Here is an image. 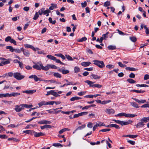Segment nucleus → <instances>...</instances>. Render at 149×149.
Returning a JSON list of instances; mask_svg holds the SVG:
<instances>
[{"label":"nucleus","mask_w":149,"mask_h":149,"mask_svg":"<svg viewBox=\"0 0 149 149\" xmlns=\"http://www.w3.org/2000/svg\"><path fill=\"white\" fill-rule=\"evenodd\" d=\"M93 64L100 68H103L105 66V65L103 61L97 60H94L93 61Z\"/></svg>","instance_id":"nucleus-1"},{"label":"nucleus","mask_w":149,"mask_h":149,"mask_svg":"<svg viewBox=\"0 0 149 149\" xmlns=\"http://www.w3.org/2000/svg\"><path fill=\"white\" fill-rule=\"evenodd\" d=\"M38 64H36L33 65V67L34 68L38 70H40L41 69L45 70L44 68H45V67L43 66L41 62H38Z\"/></svg>","instance_id":"nucleus-2"},{"label":"nucleus","mask_w":149,"mask_h":149,"mask_svg":"<svg viewBox=\"0 0 149 149\" xmlns=\"http://www.w3.org/2000/svg\"><path fill=\"white\" fill-rule=\"evenodd\" d=\"M85 82L87 83L89 85V86L90 87H92L93 88L97 87V88H101L102 86V85L97 84H95L92 85L94 83V82L91 81L89 80H86L85 81Z\"/></svg>","instance_id":"nucleus-3"},{"label":"nucleus","mask_w":149,"mask_h":149,"mask_svg":"<svg viewBox=\"0 0 149 149\" xmlns=\"http://www.w3.org/2000/svg\"><path fill=\"white\" fill-rule=\"evenodd\" d=\"M13 77L15 78L18 80H21L25 77L24 76L21 75V74L19 72L14 73Z\"/></svg>","instance_id":"nucleus-4"},{"label":"nucleus","mask_w":149,"mask_h":149,"mask_svg":"<svg viewBox=\"0 0 149 149\" xmlns=\"http://www.w3.org/2000/svg\"><path fill=\"white\" fill-rule=\"evenodd\" d=\"M58 70L61 72L63 74H66L69 73V71L68 70H65L64 67H62L61 68H58Z\"/></svg>","instance_id":"nucleus-5"},{"label":"nucleus","mask_w":149,"mask_h":149,"mask_svg":"<svg viewBox=\"0 0 149 149\" xmlns=\"http://www.w3.org/2000/svg\"><path fill=\"white\" fill-rule=\"evenodd\" d=\"M50 68L55 69L57 68V67L55 65L47 64L46 66L45 67V68H44V69L45 70V71H47Z\"/></svg>","instance_id":"nucleus-6"},{"label":"nucleus","mask_w":149,"mask_h":149,"mask_svg":"<svg viewBox=\"0 0 149 149\" xmlns=\"http://www.w3.org/2000/svg\"><path fill=\"white\" fill-rule=\"evenodd\" d=\"M29 78L30 79H33L34 81L36 82H37L38 81H41L42 79L38 78L37 76L36 75H31L29 77Z\"/></svg>","instance_id":"nucleus-7"},{"label":"nucleus","mask_w":149,"mask_h":149,"mask_svg":"<svg viewBox=\"0 0 149 149\" xmlns=\"http://www.w3.org/2000/svg\"><path fill=\"white\" fill-rule=\"evenodd\" d=\"M88 113V112H83L78 113V114H75L73 118H76L79 117L80 116L87 115Z\"/></svg>","instance_id":"nucleus-8"},{"label":"nucleus","mask_w":149,"mask_h":149,"mask_svg":"<svg viewBox=\"0 0 149 149\" xmlns=\"http://www.w3.org/2000/svg\"><path fill=\"white\" fill-rule=\"evenodd\" d=\"M15 110L17 112H19L24 109L22 107L18 105H16L15 107Z\"/></svg>","instance_id":"nucleus-9"},{"label":"nucleus","mask_w":149,"mask_h":149,"mask_svg":"<svg viewBox=\"0 0 149 149\" xmlns=\"http://www.w3.org/2000/svg\"><path fill=\"white\" fill-rule=\"evenodd\" d=\"M25 47L26 48H30L32 49L34 51H36L39 50V49L37 48H35L34 47L31 45L29 44H25L24 45Z\"/></svg>","instance_id":"nucleus-10"},{"label":"nucleus","mask_w":149,"mask_h":149,"mask_svg":"<svg viewBox=\"0 0 149 149\" xmlns=\"http://www.w3.org/2000/svg\"><path fill=\"white\" fill-rule=\"evenodd\" d=\"M33 134L34 135V137H39L41 136H43L45 135L44 133L41 132L38 133L34 131H33Z\"/></svg>","instance_id":"nucleus-11"},{"label":"nucleus","mask_w":149,"mask_h":149,"mask_svg":"<svg viewBox=\"0 0 149 149\" xmlns=\"http://www.w3.org/2000/svg\"><path fill=\"white\" fill-rule=\"evenodd\" d=\"M21 50L22 51L23 54L26 56L28 57L29 56L30 53L27 50L24 49L23 48H21Z\"/></svg>","instance_id":"nucleus-12"},{"label":"nucleus","mask_w":149,"mask_h":149,"mask_svg":"<svg viewBox=\"0 0 149 149\" xmlns=\"http://www.w3.org/2000/svg\"><path fill=\"white\" fill-rule=\"evenodd\" d=\"M132 122V121L130 120H128L127 121H122L121 122V125L122 126H123V125H128L131 123Z\"/></svg>","instance_id":"nucleus-13"},{"label":"nucleus","mask_w":149,"mask_h":149,"mask_svg":"<svg viewBox=\"0 0 149 149\" xmlns=\"http://www.w3.org/2000/svg\"><path fill=\"white\" fill-rule=\"evenodd\" d=\"M36 92V90H26L23 91L22 92L23 93H26L27 94H32L33 93H35Z\"/></svg>","instance_id":"nucleus-14"},{"label":"nucleus","mask_w":149,"mask_h":149,"mask_svg":"<svg viewBox=\"0 0 149 149\" xmlns=\"http://www.w3.org/2000/svg\"><path fill=\"white\" fill-rule=\"evenodd\" d=\"M108 114H113L115 112V111L112 109H107L105 111Z\"/></svg>","instance_id":"nucleus-15"},{"label":"nucleus","mask_w":149,"mask_h":149,"mask_svg":"<svg viewBox=\"0 0 149 149\" xmlns=\"http://www.w3.org/2000/svg\"><path fill=\"white\" fill-rule=\"evenodd\" d=\"M132 99L135 100L136 102H137L139 104L144 103L146 102V100H139L138 99L136 98H134L133 97H132Z\"/></svg>","instance_id":"nucleus-16"},{"label":"nucleus","mask_w":149,"mask_h":149,"mask_svg":"<svg viewBox=\"0 0 149 149\" xmlns=\"http://www.w3.org/2000/svg\"><path fill=\"white\" fill-rule=\"evenodd\" d=\"M149 121V116L147 117H143L140 120V121L144 123H147Z\"/></svg>","instance_id":"nucleus-17"},{"label":"nucleus","mask_w":149,"mask_h":149,"mask_svg":"<svg viewBox=\"0 0 149 149\" xmlns=\"http://www.w3.org/2000/svg\"><path fill=\"white\" fill-rule=\"evenodd\" d=\"M51 6L49 8V10H52L57 8V5L56 4L51 3Z\"/></svg>","instance_id":"nucleus-18"},{"label":"nucleus","mask_w":149,"mask_h":149,"mask_svg":"<svg viewBox=\"0 0 149 149\" xmlns=\"http://www.w3.org/2000/svg\"><path fill=\"white\" fill-rule=\"evenodd\" d=\"M91 64V63L89 61L86 62H83L81 63V65L84 67H87L89 66Z\"/></svg>","instance_id":"nucleus-19"},{"label":"nucleus","mask_w":149,"mask_h":149,"mask_svg":"<svg viewBox=\"0 0 149 149\" xmlns=\"http://www.w3.org/2000/svg\"><path fill=\"white\" fill-rule=\"evenodd\" d=\"M144 125L145 124L143 123L141 121L140 122L138 123L136 126V128H140L143 127Z\"/></svg>","instance_id":"nucleus-20"},{"label":"nucleus","mask_w":149,"mask_h":149,"mask_svg":"<svg viewBox=\"0 0 149 149\" xmlns=\"http://www.w3.org/2000/svg\"><path fill=\"white\" fill-rule=\"evenodd\" d=\"M20 95V93H12L9 94L10 97L13 96L16 97Z\"/></svg>","instance_id":"nucleus-21"},{"label":"nucleus","mask_w":149,"mask_h":149,"mask_svg":"<svg viewBox=\"0 0 149 149\" xmlns=\"http://www.w3.org/2000/svg\"><path fill=\"white\" fill-rule=\"evenodd\" d=\"M91 76L93 78L95 79H99L101 78L100 76L93 74H92L91 75Z\"/></svg>","instance_id":"nucleus-22"},{"label":"nucleus","mask_w":149,"mask_h":149,"mask_svg":"<svg viewBox=\"0 0 149 149\" xmlns=\"http://www.w3.org/2000/svg\"><path fill=\"white\" fill-rule=\"evenodd\" d=\"M52 126L48 125H46L42 126H41L40 128L42 130H43L45 128H51Z\"/></svg>","instance_id":"nucleus-23"},{"label":"nucleus","mask_w":149,"mask_h":149,"mask_svg":"<svg viewBox=\"0 0 149 149\" xmlns=\"http://www.w3.org/2000/svg\"><path fill=\"white\" fill-rule=\"evenodd\" d=\"M33 130H26L23 131V132L28 134H33Z\"/></svg>","instance_id":"nucleus-24"},{"label":"nucleus","mask_w":149,"mask_h":149,"mask_svg":"<svg viewBox=\"0 0 149 149\" xmlns=\"http://www.w3.org/2000/svg\"><path fill=\"white\" fill-rule=\"evenodd\" d=\"M131 105L133 107L136 108H139L138 104L134 102H132L130 103Z\"/></svg>","instance_id":"nucleus-25"},{"label":"nucleus","mask_w":149,"mask_h":149,"mask_svg":"<svg viewBox=\"0 0 149 149\" xmlns=\"http://www.w3.org/2000/svg\"><path fill=\"white\" fill-rule=\"evenodd\" d=\"M20 106L22 107L23 108L24 107L26 108H30L32 106V105H30L27 104H20Z\"/></svg>","instance_id":"nucleus-26"},{"label":"nucleus","mask_w":149,"mask_h":149,"mask_svg":"<svg viewBox=\"0 0 149 149\" xmlns=\"http://www.w3.org/2000/svg\"><path fill=\"white\" fill-rule=\"evenodd\" d=\"M70 130V129L68 128H65L62 129V130H61L59 132V133L60 134H61L63 133L64 132L66 131H69Z\"/></svg>","instance_id":"nucleus-27"},{"label":"nucleus","mask_w":149,"mask_h":149,"mask_svg":"<svg viewBox=\"0 0 149 149\" xmlns=\"http://www.w3.org/2000/svg\"><path fill=\"white\" fill-rule=\"evenodd\" d=\"M10 97L9 94L8 93H6L5 94L1 93L0 94V97Z\"/></svg>","instance_id":"nucleus-28"},{"label":"nucleus","mask_w":149,"mask_h":149,"mask_svg":"<svg viewBox=\"0 0 149 149\" xmlns=\"http://www.w3.org/2000/svg\"><path fill=\"white\" fill-rule=\"evenodd\" d=\"M54 76L57 77L61 78V74L58 72H55L53 74Z\"/></svg>","instance_id":"nucleus-29"},{"label":"nucleus","mask_w":149,"mask_h":149,"mask_svg":"<svg viewBox=\"0 0 149 149\" xmlns=\"http://www.w3.org/2000/svg\"><path fill=\"white\" fill-rule=\"evenodd\" d=\"M47 57L48 58L54 61H55L56 60V57L51 55H47Z\"/></svg>","instance_id":"nucleus-30"},{"label":"nucleus","mask_w":149,"mask_h":149,"mask_svg":"<svg viewBox=\"0 0 149 149\" xmlns=\"http://www.w3.org/2000/svg\"><path fill=\"white\" fill-rule=\"evenodd\" d=\"M6 48L7 49H9L10 51L11 52H13L14 51V49L13 48V47L11 46H7L6 47Z\"/></svg>","instance_id":"nucleus-31"},{"label":"nucleus","mask_w":149,"mask_h":149,"mask_svg":"<svg viewBox=\"0 0 149 149\" xmlns=\"http://www.w3.org/2000/svg\"><path fill=\"white\" fill-rule=\"evenodd\" d=\"M81 99V97L75 96V97H72L70 99V100L71 101H74L75 100H79L80 99Z\"/></svg>","instance_id":"nucleus-32"},{"label":"nucleus","mask_w":149,"mask_h":149,"mask_svg":"<svg viewBox=\"0 0 149 149\" xmlns=\"http://www.w3.org/2000/svg\"><path fill=\"white\" fill-rule=\"evenodd\" d=\"M126 113H119L116 115H115V116H116L117 117V116H124L125 117H126Z\"/></svg>","instance_id":"nucleus-33"},{"label":"nucleus","mask_w":149,"mask_h":149,"mask_svg":"<svg viewBox=\"0 0 149 149\" xmlns=\"http://www.w3.org/2000/svg\"><path fill=\"white\" fill-rule=\"evenodd\" d=\"M127 81L130 84H134L136 83V81L132 79L129 78L127 79Z\"/></svg>","instance_id":"nucleus-34"},{"label":"nucleus","mask_w":149,"mask_h":149,"mask_svg":"<svg viewBox=\"0 0 149 149\" xmlns=\"http://www.w3.org/2000/svg\"><path fill=\"white\" fill-rule=\"evenodd\" d=\"M137 115L136 114H126V117L133 118L134 117Z\"/></svg>","instance_id":"nucleus-35"},{"label":"nucleus","mask_w":149,"mask_h":149,"mask_svg":"<svg viewBox=\"0 0 149 149\" xmlns=\"http://www.w3.org/2000/svg\"><path fill=\"white\" fill-rule=\"evenodd\" d=\"M55 56L61 57L63 60H64L65 59V56L61 54H56Z\"/></svg>","instance_id":"nucleus-36"},{"label":"nucleus","mask_w":149,"mask_h":149,"mask_svg":"<svg viewBox=\"0 0 149 149\" xmlns=\"http://www.w3.org/2000/svg\"><path fill=\"white\" fill-rule=\"evenodd\" d=\"M38 104L39 105V107H41L43 105H47L46 102L45 101H42L38 103Z\"/></svg>","instance_id":"nucleus-37"},{"label":"nucleus","mask_w":149,"mask_h":149,"mask_svg":"<svg viewBox=\"0 0 149 149\" xmlns=\"http://www.w3.org/2000/svg\"><path fill=\"white\" fill-rule=\"evenodd\" d=\"M86 127V125L84 124L81 126H79L77 127L76 129L75 130V131H76L77 130H81L83 129L84 128Z\"/></svg>","instance_id":"nucleus-38"},{"label":"nucleus","mask_w":149,"mask_h":149,"mask_svg":"<svg viewBox=\"0 0 149 149\" xmlns=\"http://www.w3.org/2000/svg\"><path fill=\"white\" fill-rule=\"evenodd\" d=\"M74 72L76 73H77L80 71V69L77 66H76L74 68Z\"/></svg>","instance_id":"nucleus-39"},{"label":"nucleus","mask_w":149,"mask_h":149,"mask_svg":"<svg viewBox=\"0 0 149 149\" xmlns=\"http://www.w3.org/2000/svg\"><path fill=\"white\" fill-rule=\"evenodd\" d=\"M125 69L126 70L130 71H136L137 70V69H136L134 68L129 67H126Z\"/></svg>","instance_id":"nucleus-40"},{"label":"nucleus","mask_w":149,"mask_h":149,"mask_svg":"<svg viewBox=\"0 0 149 149\" xmlns=\"http://www.w3.org/2000/svg\"><path fill=\"white\" fill-rule=\"evenodd\" d=\"M87 39V38L85 37H84L82 38L79 39L77 41L79 42H82L83 41H84L86 40Z\"/></svg>","instance_id":"nucleus-41"},{"label":"nucleus","mask_w":149,"mask_h":149,"mask_svg":"<svg viewBox=\"0 0 149 149\" xmlns=\"http://www.w3.org/2000/svg\"><path fill=\"white\" fill-rule=\"evenodd\" d=\"M108 49L109 50H113L116 48V47L115 46L110 45L108 47Z\"/></svg>","instance_id":"nucleus-42"},{"label":"nucleus","mask_w":149,"mask_h":149,"mask_svg":"<svg viewBox=\"0 0 149 149\" xmlns=\"http://www.w3.org/2000/svg\"><path fill=\"white\" fill-rule=\"evenodd\" d=\"M98 123H97L96 125L97 127H100L101 126H105V124L101 122H98Z\"/></svg>","instance_id":"nucleus-43"},{"label":"nucleus","mask_w":149,"mask_h":149,"mask_svg":"<svg viewBox=\"0 0 149 149\" xmlns=\"http://www.w3.org/2000/svg\"><path fill=\"white\" fill-rule=\"evenodd\" d=\"M8 141H9L12 140L13 141H15V142H18L19 141V139H17L16 138H9L8 139Z\"/></svg>","instance_id":"nucleus-44"},{"label":"nucleus","mask_w":149,"mask_h":149,"mask_svg":"<svg viewBox=\"0 0 149 149\" xmlns=\"http://www.w3.org/2000/svg\"><path fill=\"white\" fill-rule=\"evenodd\" d=\"M10 62L8 60H6L5 61H2L1 63V65H6L10 63Z\"/></svg>","instance_id":"nucleus-45"},{"label":"nucleus","mask_w":149,"mask_h":149,"mask_svg":"<svg viewBox=\"0 0 149 149\" xmlns=\"http://www.w3.org/2000/svg\"><path fill=\"white\" fill-rule=\"evenodd\" d=\"M52 95L55 97H57L60 96V95L58 94L56 92H55L54 90H52Z\"/></svg>","instance_id":"nucleus-46"},{"label":"nucleus","mask_w":149,"mask_h":149,"mask_svg":"<svg viewBox=\"0 0 149 149\" xmlns=\"http://www.w3.org/2000/svg\"><path fill=\"white\" fill-rule=\"evenodd\" d=\"M137 136H138L137 135L129 134L127 135L126 136L131 138H134L136 137Z\"/></svg>","instance_id":"nucleus-47"},{"label":"nucleus","mask_w":149,"mask_h":149,"mask_svg":"<svg viewBox=\"0 0 149 149\" xmlns=\"http://www.w3.org/2000/svg\"><path fill=\"white\" fill-rule=\"evenodd\" d=\"M132 91L133 92L137 93H143L145 92V91L137 90H133Z\"/></svg>","instance_id":"nucleus-48"},{"label":"nucleus","mask_w":149,"mask_h":149,"mask_svg":"<svg viewBox=\"0 0 149 149\" xmlns=\"http://www.w3.org/2000/svg\"><path fill=\"white\" fill-rule=\"evenodd\" d=\"M110 5V3L109 1H107L105 2L104 4V6L105 7H107Z\"/></svg>","instance_id":"nucleus-49"},{"label":"nucleus","mask_w":149,"mask_h":149,"mask_svg":"<svg viewBox=\"0 0 149 149\" xmlns=\"http://www.w3.org/2000/svg\"><path fill=\"white\" fill-rule=\"evenodd\" d=\"M49 22L52 24H54L56 22V21L55 20L52 21V18L50 17L49 18Z\"/></svg>","instance_id":"nucleus-50"},{"label":"nucleus","mask_w":149,"mask_h":149,"mask_svg":"<svg viewBox=\"0 0 149 149\" xmlns=\"http://www.w3.org/2000/svg\"><path fill=\"white\" fill-rule=\"evenodd\" d=\"M130 39L133 42H135L136 40V38L134 37H130Z\"/></svg>","instance_id":"nucleus-51"},{"label":"nucleus","mask_w":149,"mask_h":149,"mask_svg":"<svg viewBox=\"0 0 149 149\" xmlns=\"http://www.w3.org/2000/svg\"><path fill=\"white\" fill-rule=\"evenodd\" d=\"M118 64L119 66L122 68H124L126 66V65L123 64L121 62H118Z\"/></svg>","instance_id":"nucleus-52"},{"label":"nucleus","mask_w":149,"mask_h":149,"mask_svg":"<svg viewBox=\"0 0 149 149\" xmlns=\"http://www.w3.org/2000/svg\"><path fill=\"white\" fill-rule=\"evenodd\" d=\"M39 17V14H38V12H37L36 13L33 17V19L34 20L37 19Z\"/></svg>","instance_id":"nucleus-53"},{"label":"nucleus","mask_w":149,"mask_h":149,"mask_svg":"<svg viewBox=\"0 0 149 149\" xmlns=\"http://www.w3.org/2000/svg\"><path fill=\"white\" fill-rule=\"evenodd\" d=\"M2 102L5 104H11L13 103L11 101H7L6 100H3Z\"/></svg>","instance_id":"nucleus-54"},{"label":"nucleus","mask_w":149,"mask_h":149,"mask_svg":"<svg viewBox=\"0 0 149 149\" xmlns=\"http://www.w3.org/2000/svg\"><path fill=\"white\" fill-rule=\"evenodd\" d=\"M106 67L109 69H111L114 68V66L112 65L109 64L107 65L106 66Z\"/></svg>","instance_id":"nucleus-55"},{"label":"nucleus","mask_w":149,"mask_h":149,"mask_svg":"<svg viewBox=\"0 0 149 149\" xmlns=\"http://www.w3.org/2000/svg\"><path fill=\"white\" fill-rule=\"evenodd\" d=\"M53 146L55 147L61 146L62 147V145L59 143H54L53 144Z\"/></svg>","instance_id":"nucleus-56"},{"label":"nucleus","mask_w":149,"mask_h":149,"mask_svg":"<svg viewBox=\"0 0 149 149\" xmlns=\"http://www.w3.org/2000/svg\"><path fill=\"white\" fill-rule=\"evenodd\" d=\"M81 7L82 8L86 7L87 6V3L86 1H85L84 3H81Z\"/></svg>","instance_id":"nucleus-57"},{"label":"nucleus","mask_w":149,"mask_h":149,"mask_svg":"<svg viewBox=\"0 0 149 149\" xmlns=\"http://www.w3.org/2000/svg\"><path fill=\"white\" fill-rule=\"evenodd\" d=\"M111 101L110 100H108L107 101H103L102 102V104H107L108 103H109L110 102H111Z\"/></svg>","instance_id":"nucleus-58"},{"label":"nucleus","mask_w":149,"mask_h":149,"mask_svg":"<svg viewBox=\"0 0 149 149\" xmlns=\"http://www.w3.org/2000/svg\"><path fill=\"white\" fill-rule=\"evenodd\" d=\"M11 38L10 36H8L5 39V41L6 42H8L10 41Z\"/></svg>","instance_id":"nucleus-59"},{"label":"nucleus","mask_w":149,"mask_h":149,"mask_svg":"<svg viewBox=\"0 0 149 149\" xmlns=\"http://www.w3.org/2000/svg\"><path fill=\"white\" fill-rule=\"evenodd\" d=\"M14 49V51L16 53H19L22 51V50H21V48L20 49Z\"/></svg>","instance_id":"nucleus-60"},{"label":"nucleus","mask_w":149,"mask_h":149,"mask_svg":"<svg viewBox=\"0 0 149 149\" xmlns=\"http://www.w3.org/2000/svg\"><path fill=\"white\" fill-rule=\"evenodd\" d=\"M10 42L11 43H13L15 45H17V43L12 38L11 39Z\"/></svg>","instance_id":"nucleus-61"},{"label":"nucleus","mask_w":149,"mask_h":149,"mask_svg":"<svg viewBox=\"0 0 149 149\" xmlns=\"http://www.w3.org/2000/svg\"><path fill=\"white\" fill-rule=\"evenodd\" d=\"M111 130L109 129H103L101 130L100 131V132H106L107 131H110Z\"/></svg>","instance_id":"nucleus-62"},{"label":"nucleus","mask_w":149,"mask_h":149,"mask_svg":"<svg viewBox=\"0 0 149 149\" xmlns=\"http://www.w3.org/2000/svg\"><path fill=\"white\" fill-rule=\"evenodd\" d=\"M127 141L128 143L132 145H134L135 144V142L134 141L131 140H128Z\"/></svg>","instance_id":"nucleus-63"},{"label":"nucleus","mask_w":149,"mask_h":149,"mask_svg":"<svg viewBox=\"0 0 149 149\" xmlns=\"http://www.w3.org/2000/svg\"><path fill=\"white\" fill-rule=\"evenodd\" d=\"M148 79H149V75L148 74L145 75L144 77V79L146 80Z\"/></svg>","instance_id":"nucleus-64"}]
</instances>
